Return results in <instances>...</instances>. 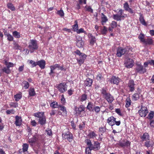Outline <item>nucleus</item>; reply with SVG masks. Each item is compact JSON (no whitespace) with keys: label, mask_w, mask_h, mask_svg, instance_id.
<instances>
[{"label":"nucleus","mask_w":154,"mask_h":154,"mask_svg":"<svg viewBox=\"0 0 154 154\" xmlns=\"http://www.w3.org/2000/svg\"><path fill=\"white\" fill-rule=\"evenodd\" d=\"M93 144H92L91 140L89 139H86L85 140L87 147L86 149H89L90 150L96 151L100 148V143L97 141H93Z\"/></svg>","instance_id":"1"},{"label":"nucleus","mask_w":154,"mask_h":154,"mask_svg":"<svg viewBox=\"0 0 154 154\" xmlns=\"http://www.w3.org/2000/svg\"><path fill=\"white\" fill-rule=\"evenodd\" d=\"M31 53L33 52L35 50H37L38 48L37 41L35 40H30L28 46Z\"/></svg>","instance_id":"2"},{"label":"nucleus","mask_w":154,"mask_h":154,"mask_svg":"<svg viewBox=\"0 0 154 154\" xmlns=\"http://www.w3.org/2000/svg\"><path fill=\"white\" fill-rule=\"evenodd\" d=\"M129 48L128 47L123 48L122 47H119L117 48L116 56L118 57H120L122 55L127 54L129 52Z\"/></svg>","instance_id":"3"},{"label":"nucleus","mask_w":154,"mask_h":154,"mask_svg":"<svg viewBox=\"0 0 154 154\" xmlns=\"http://www.w3.org/2000/svg\"><path fill=\"white\" fill-rule=\"evenodd\" d=\"M101 93L103 95L104 97L110 103H111L114 100L113 97L109 93H107L104 88L102 89Z\"/></svg>","instance_id":"4"},{"label":"nucleus","mask_w":154,"mask_h":154,"mask_svg":"<svg viewBox=\"0 0 154 154\" xmlns=\"http://www.w3.org/2000/svg\"><path fill=\"white\" fill-rule=\"evenodd\" d=\"M35 116L39 118L38 123L41 125H44L46 123V119L44 113L39 112L35 114Z\"/></svg>","instance_id":"5"},{"label":"nucleus","mask_w":154,"mask_h":154,"mask_svg":"<svg viewBox=\"0 0 154 154\" xmlns=\"http://www.w3.org/2000/svg\"><path fill=\"white\" fill-rule=\"evenodd\" d=\"M135 71L137 73L143 74L146 72V69L140 63L137 64L135 68Z\"/></svg>","instance_id":"6"},{"label":"nucleus","mask_w":154,"mask_h":154,"mask_svg":"<svg viewBox=\"0 0 154 154\" xmlns=\"http://www.w3.org/2000/svg\"><path fill=\"white\" fill-rule=\"evenodd\" d=\"M67 85L65 82H62L58 85L57 86L59 91L61 93H63L67 90Z\"/></svg>","instance_id":"7"},{"label":"nucleus","mask_w":154,"mask_h":154,"mask_svg":"<svg viewBox=\"0 0 154 154\" xmlns=\"http://www.w3.org/2000/svg\"><path fill=\"white\" fill-rule=\"evenodd\" d=\"M63 137L65 139H67L70 142H72L73 140L72 134L69 132H67L65 134H62Z\"/></svg>","instance_id":"8"},{"label":"nucleus","mask_w":154,"mask_h":154,"mask_svg":"<svg viewBox=\"0 0 154 154\" xmlns=\"http://www.w3.org/2000/svg\"><path fill=\"white\" fill-rule=\"evenodd\" d=\"M148 113L147 108L145 107L142 106L141 109L138 111V113L141 117H145Z\"/></svg>","instance_id":"9"},{"label":"nucleus","mask_w":154,"mask_h":154,"mask_svg":"<svg viewBox=\"0 0 154 154\" xmlns=\"http://www.w3.org/2000/svg\"><path fill=\"white\" fill-rule=\"evenodd\" d=\"M120 79L118 77L113 76L110 78H109L108 81L111 84L118 85L120 82Z\"/></svg>","instance_id":"10"},{"label":"nucleus","mask_w":154,"mask_h":154,"mask_svg":"<svg viewBox=\"0 0 154 154\" xmlns=\"http://www.w3.org/2000/svg\"><path fill=\"white\" fill-rule=\"evenodd\" d=\"M128 87H129V90L131 92H133L135 90V84L134 81L132 80H130L129 81L128 84Z\"/></svg>","instance_id":"11"},{"label":"nucleus","mask_w":154,"mask_h":154,"mask_svg":"<svg viewBox=\"0 0 154 154\" xmlns=\"http://www.w3.org/2000/svg\"><path fill=\"white\" fill-rule=\"evenodd\" d=\"M133 62L132 59L128 58L127 59L126 61L124 63L125 67L128 68L132 67L133 66Z\"/></svg>","instance_id":"12"},{"label":"nucleus","mask_w":154,"mask_h":154,"mask_svg":"<svg viewBox=\"0 0 154 154\" xmlns=\"http://www.w3.org/2000/svg\"><path fill=\"white\" fill-rule=\"evenodd\" d=\"M115 120H116V118L112 116H111L108 118L107 120V122L108 123L109 125L112 126H114V128H116L115 127Z\"/></svg>","instance_id":"13"},{"label":"nucleus","mask_w":154,"mask_h":154,"mask_svg":"<svg viewBox=\"0 0 154 154\" xmlns=\"http://www.w3.org/2000/svg\"><path fill=\"white\" fill-rule=\"evenodd\" d=\"M130 142L128 140H122L120 141L118 143V145L121 147H123L128 146L130 145Z\"/></svg>","instance_id":"14"},{"label":"nucleus","mask_w":154,"mask_h":154,"mask_svg":"<svg viewBox=\"0 0 154 154\" xmlns=\"http://www.w3.org/2000/svg\"><path fill=\"white\" fill-rule=\"evenodd\" d=\"M154 145V142L152 140H149L146 141L144 144V146L147 148L152 147Z\"/></svg>","instance_id":"15"},{"label":"nucleus","mask_w":154,"mask_h":154,"mask_svg":"<svg viewBox=\"0 0 154 154\" xmlns=\"http://www.w3.org/2000/svg\"><path fill=\"white\" fill-rule=\"evenodd\" d=\"M79 39L78 40H77L78 38H77L76 45L78 47L81 48L83 46L84 42L82 40V38L79 37Z\"/></svg>","instance_id":"16"},{"label":"nucleus","mask_w":154,"mask_h":154,"mask_svg":"<svg viewBox=\"0 0 154 154\" xmlns=\"http://www.w3.org/2000/svg\"><path fill=\"white\" fill-rule=\"evenodd\" d=\"M45 60H42L37 62V65H38L41 69H44L45 65Z\"/></svg>","instance_id":"17"},{"label":"nucleus","mask_w":154,"mask_h":154,"mask_svg":"<svg viewBox=\"0 0 154 154\" xmlns=\"http://www.w3.org/2000/svg\"><path fill=\"white\" fill-rule=\"evenodd\" d=\"M85 107L83 105H81L79 107H76L75 108V111L76 113L78 114L79 115L81 114V112L85 111Z\"/></svg>","instance_id":"18"},{"label":"nucleus","mask_w":154,"mask_h":154,"mask_svg":"<svg viewBox=\"0 0 154 154\" xmlns=\"http://www.w3.org/2000/svg\"><path fill=\"white\" fill-rule=\"evenodd\" d=\"M15 124L17 126H20L21 124V122H22V119L21 117L16 116L15 117Z\"/></svg>","instance_id":"19"},{"label":"nucleus","mask_w":154,"mask_h":154,"mask_svg":"<svg viewBox=\"0 0 154 154\" xmlns=\"http://www.w3.org/2000/svg\"><path fill=\"white\" fill-rule=\"evenodd\" d=\"M74 52L79 55L80 57V59H85L86 58V55L83 53H81L79 50H77Z\"/></svg>","instance_id":"20"},{"label":"nucleus","mask_w":154,"mask_h":154,"mask_svg":"<svg viewBox=\"0 0 154 154\" xmlns=\"http://www.w3.org/2000/svg\"><path fill=\"white\" fill-rule=\"evenodd\" d=\"M142 141H147L149 140V135L148 133H145L140 137Z\"/></svg>","instance_id":"21"},{"label":"nucleus","mask_w":154,"mask_h":154,"mask_svg":"<svg viewBox=\"0 0 154 154\" xmlns=\"http://www.w3.org/2000/svg\"><path fill=\"white\" fill-rule=\"evenodd\" d=\"M140 90H139L138 93H134L132 96V100L135 101L139 99Z\"/></svg>","instance_id":"22"},{"label":"nucleus","mask_w":154,"mask_h":154,"mask_svg":"<svg viewBox=\"0 0 154 154\" xmlns=\"http://www.w3.org/2000/svg\"><path fill=\"white\" fill-rule=\"evenodd\" d=\"M88 37L90 38V44L91 45H93L96 42V39L95 36H93L92 34H90Z\"/></svg>","instance_id":"23"},{"label":"nucleus","mask_w":154,"mask_h":154,"mask_svg":"<svg viewBox=\"0 0 154 154\" xmlns=\"http://www.w3.org/2000/svg\"><path fill=\"white\" fill-rule=\"evenodd\" d=\"M92 83V80L90 78H87L85 81V86H90L91 85Z\"/></svg>","instance_id":"24"},{"label":"nucleus","mask_w":154,"mask_h":154,"mask_svg":"<svg viewBox=\"0 0 154 154\" xmlns=\"http://www.w3.org/2000/svg\"><path fill=\"white\" fill-rule=\"evenodd\" d=\"M143 43L146 45H152L153 43V40L150 38H148L145 39L144 42Z\"/></svg>","instance_id":"25"},{"label":"nucleus","mask_w":154,"mask_h":154,"mask_svg":"<svg viewBox=\"0 0 154 154\" xmlns=\"http://www.w3.org/2000/svg\"><path fill=\"white\" fill-rule=\"evenodd\" d=\"M95 106L93 103L91 102H89L86 108L89 111H93Z\"/></svg>","instance_id":"26"},{"label":"nucleus","mask_w":154,"mask_h":154,"mask_svg":"<svg viewBox=\"0 0 154 154\" xmlns=\"http://www.w3.org/2000/svg\"><path fill=\"white\" fill-rule=\"evenodd\" d=\"M101 23L102 25L104 24V23H105L108 21V19L104 15L103 13L101 14Z\"/></svg>","instance_id":"27"},{"label":"nucleus","mask_w":154,"mask_h":154,"mask_svg":"<svg viewBox=\"0 0 154 154\" xmlns=\"http://www.w3.org/2000/svg\"><path fill=\"white\" fill-rule=\"evenodd\" d=\"M29 95L30 96H33L35 94L34 89L33 88H31L29 90Z\"/></svg>","instance_id":"28"},{"label":"nucleus","mask_w":154,"mask_h":154,"mask_svg":"<svg viewBox=\"0 0 154 154\" xmlns=\"http://www.w3.org/2000/svg\"><path fill=\"white\" fill-rule=\"evenodd\" d=\"M88 136L90 138L93 139L96 137L97 135L94 131H91L88 134Z\"/></svg>","instance_id":"29"},{"label":"nucleus","mask_w":154,"mask_h":154,"mask_svg":"<svg viewBox=\"0 0 154 154\" xmlns=\"http://www.w3.org/2000/svg\"><path fill=\"white\" fill-rule=\"evenodd\" d=\"M87 98V95L85 94H83L81 96L80 100L81 102H83L86 100Z\"/></svg>","instance_id":"30"},{"label":"nucleus","mask_w":154,"mask_h":154,"mask_svg":"<svg viewBox=\"0 0 154 154\" xmlns=\"http://www.w3.org/2000/svg\"><path fill=\"white\" fill-rule=\"evenodd\" d=\"M7 7L8 8L10 9L12 11L15 10V8L13 5L11 3H9L7 4Z\"/></svg>","instance_id":"31"},{"label":"nucleus","mask_w":154,"mask_h":154,"mask_svg":"<svg viewBox=\"0 0 154 154\" xmlns=\"http://www.w3.org/2000/svg\"><path fill=\"white\" fill-rule=\"evenodd\" d=\"M12 33L13 35L16 38H19L20 37V33L17 31L13 32Z\"/></svg>","instance_id":"32"},{"label":"nucleus","mask_w":154,"mask_h":154,"mask_svg":"<svg viewBox=\"0 0 154 154\" xmlns=\"http://www.w3.org/2000/svg\"><path fill=\"white\" fill-rule=\"evenodd\" d=\"M75 24L72 26V30L74 31H77L78 29V25L76 20L75 21Z\"/></svg>","instance_id":"33"},{"label":"nucleus","mask_w":154,"mask_h":154,"mask_svg":"<svg viewBox=\"0 0 154 154\" xmlns=\"http://www.w3.org/2000/svg\"><path fill=\"white\" fill-rule=\"evenodd\" d=\"M50 106L53 108H58V105L57 103L56 102L51 103L50 104Z\"/></svg>","instance_id":"34"},{"label":"nucleus","mask_w":154,"mask_h":154,"mask_svg":"<svg viewBox=\"0 0 154 154\" xmlns=\"http://www.w3.org/2000/svg\"><path fill=\"white\" fill-rule=\"evenodd\" d=\"M5 64L7 66V67L9 69L10 67L14 66V64L5 61Z\"/></svg>","instance_id":"35"},{"label":"nucleus","mask_w":154,"mask_h":154,"mask_svg":"<svg viewBox=\"0 0 154 154\" xmlns=\"http://www.w3.org/2000/svg\"><path fill=\"white\" fill-rule=\"evenodd\" d=\"M113 19L117 21H120L121 19H120V15L117 14H113L112 16Z\"/></svg>","instance_id":"36"},{"label":"nucleus","mask_w":154,"mask_h":154,"mask_svg":"<svg viewBox=\"0 0 154 154\" xmlns=\"http://www.w3.org/2000/svg\"><path fill=\"white\" fill-rule=\"evenodd\" d=\"M14 97L15 100L16 101H18L21 98L22 95L20 94H17L14 96Z\"/></svg>","instance_id":"37"},{"label":"nucleus","mask_w":154,"mask_h":154,"mask_svg":"<svg viewBox=\"0 0 154 154\" xmlns=\"http://www.w3.org/2000/svg\"><path fill=\"white\" fill-rule=\"evenodd\" d=\"M22 83L23 85V87L26 89H27L29 87V83L26 81H23Z\"/></svg>","instance_id":"38"},{"label":"nucleus","mask_w":154,"mask_h":154,"mask_svg":"<svg viewBox=\"0 0 154 154\" xmlns=\"http://www.w3.org/2000/svg\"><path fill=\"white\" fill-rule=\"evenodd\" d=\"M29 147L28 144L24 143L23 145V152L27 151Z\"/></svg>","instance_id":"39"},{"label":"nucleus","mask_w":154,"mask_h":154,"mask_svg":"<svg viewBox=\"0 0 154 154\" xmlns=\"http://www.w3.org/2000/svg\"><path fill=\"white\" fill-rule=\"evenodd\" d=\"M154 112L153 111H151L148 115V116L147 118L149 119L150 120H151L154 117Z\"/></svg>","instance_id":"40"},{"label":"nucleus","mask_w":154,"mask_h":154,"mask_svg":"<svg viewBox=\"0 0 154 154\" xmlns=\"http://www.w3.org/2000/svg\"><path fill=\"white\" fill-rule=\"evenodd\" d=\"M13 49L15 50H20L21 49V47L18 44L15 42L14 44Z\"/></svg>","instance_id":"41"},{"label":"nucleus","mask_w":154,"mask_h":154,"mask_svg":"<svg viewBox=\"0 0 154 154\" xmlns=\"http://www.w3.org/2000/svg\"><path fill=\"white\" fill-rule=\"evenodd\" d=\"M131 104V100L129 98H128L126 100V107H129Z\"/></svg>","instance_id":"42"},{"label":"nucleus","mask_w":154,"mask_h":154,"mask_svg":"<svg viewBox=\"0 0 154 154\" xmlns=\"http://www.w3.org/2000/svg\"><path fill=\"white\" fill-rule=\"evenodd\" d=\"M36 141V137L35 136H33L32 138L29 139L28 142L29 143H35Z\"/></svg>","instance_id":"43"},{"label":"nucleus","mask_w":154,"mask_h":154,"mask_svg":"<svg viewBox=\"0 0 154 154\" xmlns=\"http://www.w3.org/2000/svg\"><path fill=\"white\" fill-rule=\"evenodd\" d=\"M58 107H59L60 110L64 112L65 114H66L67 113L66 108L64 106H62L61 105H59Z\"/></svg>","instance_id":"44"},{"label":"nucleus","mask_w":154,"mask_h":154,"mask_svg":"<svg viewBox=\"0 0 154 154\" xmlns=\"http://www.w3.org/2000/svg\"><path fill=\"white\" fill-rule=\"evenodd\" d=\"M2 70L3 72H5L7 74H9L11 72V70L9 69L7 67H4L2 69Z\"/></svg>","instance_id":"45"},{"label":"nucleus","mask_w":154,"mask_h":154,"mask_svg":"<svg viewBox=\"0 0 154 154\" xmlns=\"http://www.w3.org/2000/svg\"><path fill=\"white\" fill-rule=\"evenodd\" d=\"M144 35L142 34H140L138 37V38L140 39V41L142 42H144L145 39H144Z\"/></svg>","instance_id":"46"},{"label":"nucleus","mask_w":154,"mask_h":154,"mask_svg":"<svg viewBox=\"0 0 154 154\" xmlns=\"http://www.w3.org/2000/svg\"><path fill=\"white\" fill-rule=\"evenodd\" d=\"M107 29L105 26H103V29H101V32L102 34L105 35L106 33Z\"/></svg>","instance_id":"47"},{"label":"nucleus","mask_w":154,"mask_h":154,"mask_svg":"<svg viewBox=\"0 0 154 154\" xmlns=\"http://www.w3.org/2000/svg\"><path fill=\"white\" fill-rule=\"evenodd\" d=\"M57 13V14L60 15L61 17H63L64 15V12L62 9L58 11Z\"/></svg>","instance_id":"48"},{"label":"nucleus","mask_w":154,"mask_h":154,"mask_svg":"<svg viewBox=\"0 0 154 154\" xmlns=\"http://www.w3.org/2000/svg\"><path fill=\"white\" fill-rule=\"evenodd\" d=\"M85 8L86 9V11L91 12L92 13L93 12V10L91 8V7L90 6H85Z\"/></svg>","instance_id":"49"},{"label":"nucleus","mask_w":154,"mask_h":154,"mask_svg":"<svg viewBox=\"0 0 154 154\" xmlns=\"http://www.w3.org/2000/svg\"><path fill=\"white\" fill-rule=\"evenodd\" d=\"M100 108L99 106H95L94 109V110L96 113H98L100 112Z\"/></svg>","instance_id":"50"},{"label":"nucleus","mask_w":154,"mask_h":154,"mask_svg":"<svg viewBox=\"0 0 154 154\" xmlns=\"http://www.w3.org/2000/svg\"><path fill=\"white\" fill-rule=\"evenodd\" d=\"M124 8L126 11L128 10V9L130 8L129 5L127 2H125L124 4Z\"/></svg>","instance_id":"51"},{"label":"nucleus","mask_w":154,"mask_h":154,"mask_svg":"<svg viewBox=\"0 0 154 154\" xmlns=\"http://www.w3.org/2000/svg\"><path fill=\"white\" fill-rule=\"evenodd\" d=\"M139 20L140 23L143 25H146V23L143 17H140L139 18Z\"/></svg>","instance_id":"52"},{"label":"nucleus","mask_w":154,"mask_h":154,"mask_svg":"<svg viewBox=\"0 0 154 154\" xmlns=\"http://www.w3.org/2000/svg\"><path fill=\"white\" fill-rule=\"evenodd\" d=\"M111 26L112 28H115L117 27V24L116 22L115 21H112L111 24Z\"/></svg>","instance_id":"53"},{"label":"nucleus","mask_w":154,"mask_h":154,"mask_svg":"<svg viewBox=\"0 0 154 154\" xmlns=\"http://www.w3.org/2000/svg\"><path fill=\"white\" fill-rule=\"evenodd\" d=\"M85 59H77V62L79 63V64L81 65L84 62Z\"/></svg>","instance_id":"54"},{"label":"nucleus","mask_w":154,"mask_h":154,"mask_svg":"<svg viewBox=\"0 0 154 154\" xmlns=\"http://www.w3.org/2000/svg\"><path fill=\"white\" fill-rule=\"evenodd\" d=\"M29 63L32 64L33 67H35L37 65V62H36L32 60H30Z\"/></svg>","instance_id":"55"},{"label":"nucleus","mask_w":154,"mask_h":154,"mask_svg":"<svg viewBox=\"0 0 154 154\" xmlns=\"http://www.w3.org/2000/svg\"><path fill=\"white\" fill-rule=\"evenodd\" d=\"M106 131V129L105 127L100 128H99V131L102 133H103Z\"/></svg>","instance_id":"56"},{"label":"nucleus","mask_w":154,"mask_h":154,"mask_svg":"<svg viewBox=\"0 0 154 154\" xmlns=\"http://www.w3.org/2000/svg\"><path fill=\"white\" fill-rule=\"evenodd\" d=\"M6 113L7 114H10L11 113L14 114V111L13 109L11 110H7L6 111Z\"/></svg>","instance_id":"57"},{"label":"nucleus","mask_w":154,"mask_h":154,"mask_svg":"<svg viewBox=\"0 0 154 154\" xmlns=\"http://www.w3.org/2000/svg\"><path fill=\"white\" fill-rule=\"evenodd\" d=\"M7 39L9 41H12L13 40V37L11 35L9 34L7 36Z\"/></svg>","instance_id":"58"},{"label":"nucleus","mask_w":154,"mask_h":154,"mask_svg":"<svg viewBox=\"0 0 154 154\" xmlns=\"http://www.w3.org/2000/svg\"><path fill=\"white\" fill-rule=\"evenodd\" d=\"M58 64H56L53 66H50V68H52V69L54 70L57 68H58Z\"/></svg>","instance_id":"59"},{"label":"nucleus","mask_w":154,"mask_h":154,"mask_svg":"<svg viewBox=\"0 0 154 154\" xmlns=\"http://www.w3.org/2000/svg\"><path fill=\"white\" fill-rule=\"evenodd\" d=\"M46 131L47 134L49 136H51L52 134L51 131V129H48L46 130Z\"/></svg>","instance_id":"60"},{"label":"nucleus","mask_w":154,"mask_h":154,"mask_svg":"<svg viewBox=\"0 0 154 154\" xmlns=\"http://www.w3.org/2000/svg\"><path fill=\"white\" fill-rule=\"evenodd\" d=\"M103 78V77L102 76V75L100 74H99L97 75V78L98 80H101Z\"/></svg>","instance_id":"61"},{"label":"nucleus","mask_w":154,"mask_h":154,"mask_svg":"<svg viewBox=\"0 0 154 154\" xmlns=\"http://www.w3.org/2000/svg\"><path fill=\"white\" fill-rule=\"evenodd\" d=\"M77 33H81L85 32V31H84L83 29L81 28L79 29H78L77 31Z\"/></svg>","instance_id":"62"},{"label":"nucleus","mask_w":154,"mask_h":154,"mask_svg":"<svg viewBox=\"0 0 154 154\" xmlns=\"http://www.w3.org/2000/svg\"><path fill=\"white\" fill-rule=\"evenodd\" d=\"M50 69H51V71H50V72L49 73V74L50 76H51L52 77H54V75H52V74L55 73V72L54 71V70H53L52 68H50Z\"/></svg>","instance_id":"63"},{"label":"nucleus","mask_w":154,"mask_h":154,"mask_svg":"<svg viewBox=\"0 0 154 154\" xmlns=\"http://www.w3.org/2000/svg\"><path fill=\"white\" fill-rule=\"evenodd\" d=\"M148 61L149 64L151 65H153L154 66V60H149Z\"/></svg>","instance_id":"64"}]
</instances>
